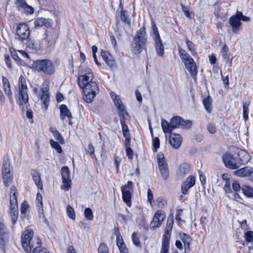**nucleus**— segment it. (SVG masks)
<instances>
[{
	"mask_svg": "<svg viewBox=\"0 0 253 253\" xmlns=\"http://www.w3.org/2000/svg\"><path fill=\"white\" fill-rule=\"evenodd\" d=\"M14 4L19 11H20L27 4L25 0H16Z\"/></svg>",
	"mask_w": 253,
	"mask_h": 253,
	"instance_id": "nucleus-40",
	"label": "nucleus"
},
{
	"mask_svg": "<svg viewBox=\"0 0 253 253\" xmlns=\"http://www.w3.org/2000/svg\"><path fill=\"white\" fill-rule=\"evenodd\" d=\"M54 138L61 144L65 143L64 139L58 131H55L54 132Z\"/></svg>",
	"mask_w": 253,
	"mask_h": 253,
	"instance_id": "nucleus-47",
	"label": "nucleus"
},
{
	"mask_svg": "<svg viewBox=\"0 0 253 253\" xmlns=\"http://www.w3.org/2000/svg\"><path fill=\"white\" fill-rule=\"evenodd\" d=\"M207 129L208 131L211 134H214L216 132V127L215 126L212 124L209 123L207 126Z\"/></svg>",
	"mask_w": 253,
	"mask_h": 253,
	"instance_id": "nucleus-63",
	"label": "nucleus"
},
{
	"mask_svg": "<svg viewBox=\"0 0 253 253\" xmlns=\"http://www.w3.org/2000/svg\"><path fill=\"white\" fill-rule=\"evenodd\" d=\"M222 160L225 166L232 169H238L240 166L236 157L229 153H225L222 156Z\"/></svg>",
	"mask_w": 253,
	"mask_h": 253,
	"instance_id": "nucleus-11",
	"label": "nucleus"
},
{
	"mask_svg": "<svg viewBox=\"0 0 253 253\" xmlns=\"http://www.w3.org/2000/svg\"><path fill=\"white\" fill-rule=\"evenodd\" d=\"M173 224V218L172 215H169L168 218L167 225L166 228L169 229H172V226Z\"/></svg>",
	"mask_w": 253,
	"mask_h": 253,
	"instance_id": "nucleus-53",
	"label": "nucleus"
},
{
	"mask_svg": "<svg viewBox=\"0 0 253 253\" xmlns=\"http://www.w3.org/2000/svg\"><path fill=\"white\" fill-rule=\"evenodd\" d=\"M27 90L28 88L26 84L23 85H19L17 90L18 93L15 95V97L18 99L17 103L23 111L25 107L27 108L29 105Z\"/></svg>",
	"mask_w": 253,
	"mask_h": 253,
	"instance_id": "nucleus-5",
	"label": "nucleus"
},
{
	"mask_svg": "<svg viewBox=\"0 0 253 253\" xmlns=\"http://www.w3.org/2000/svg\"><path fill=\"white\" fill-rule=\"evenodd\" d=\"M162 221L160 219H156L153 217L152 221L150 223V227L151 229H154L161 226Z\"/></svg>",
	"mask_w": 253,
	"mask_h": 253,
	"instance_id": "nucleus-49",
	"label": "nucleus"
},
{
	"mask_svg": "<svg viewBox=\"0 0 253 253\" xmlns=\"http://www.w3.org/2000/svg\"><path fill=\"white\" fill-rule=\"evenodd\" d=\"M180 238L184 243L185 253H186V250H188L189 251L190 249L192 238L190 236L184 233H180Z\"/></svg>",
	"mask_w": 253,
	"mask_h": 253,
	"instance_id": "nucleus-26",
	"label": "nucleus"
},
{
	"mask_svg": "<svg viewBox=\"0 0 253 253\" xmlns=\"http://www.w3.org/2000/svg\"><path fill=\"white\" fill-rule=\"evenodd\" d=\"M28 46L35 50H40L45 47L44 42L39 40H30L28 43Z\"/></svg>",
	"mask_w": 253,
	"mask_h": 253,
	"instance_id": "nucleus-25",
	"label": "nucleus"
},
{
	"mask_svg": "<svg viewBox=\"0 0 253 253\" xmlns=\"http://www.w3.org/2000/svg\"><path fill=\"white\" fill-rule=\"evenodd\" d=\"M228 50H229L228 47L226 44L224 45L221 50V53L222 54V57L224 59H227L228 58V56L227 55Z\"/></svg>",
	"mask_w": 253,
	"mask_h": 253,
	"instance_id": "nucleus-56",
	"label": "nucleus"
},
{
	"mask_svg": "<svg viewBox=\"0 0 253 253\" xmlns=\"http://www.w3.org/2000/svg\"><path fill=\"white\" fill-rule=\"evenodd\" d=\"M132 240L133 244L137 247L140 246V243L139 239L137 236V234L135 232H133L132 234Z\"/></svg>",
	"mask_w": 253,
	"mask_h": 253,
	"instance_id": "nucleus-55",
	"label": "nucleus"
},
{
	"mask_svg": "<svg viewBox=\"0 0 253 253\" xmlns=\"http://www.w3.org/2000/svg\"><path fill=\"white\" fill-rule=\"evenodd\" d=\"M146 43V32L145 27L143 26L137 32L133 38L131 45L134 53L136 54H140L145 48Z\"/></svg>",
	"mask_w": 253,
	"mask_h": 253,
	"instance_id": "nucleus-3",
	"label": "nucleus"
},
{
	"mask_svg": "<svg viewBox=\"0 0 253 253\" xmlns=\"http://www.w3.org/2000/svg\"><path fill=\"white\" fill-rule=\"evenodd\" d=\"M60 118L62 120H64L66 117L69 120V124L72 125L71 119H72L71 112L68 109L66 105L62 104L60 106Z\"/></svg>",
	"mask_w": 253,
	"mask_h": 253,
	"instance_id": "nucleus-21",
	"label": "nucleus"
},
{
	"mask_svg": "<svg viewBox=\"0 0 253 253\" xmlns=\"http://www.w3.org/2000/svg\"><path fill=\"white\" fill-rule=\"evenodd\" d=\"M153 151L156 152L158 149L160 147V140L158 137H155L152 140Z\"/></svg>",
	"mask_w": 253,
	"mask_h": 253,
	"instance_id": "nucleus-51",
	"label": "nucleus"
},
{
	"mask_svg": "<svg viewBox=\"0 0 253 253\" xmlns=\"http://www.w3.org/2000/svg\"><path fill=\"white\" fill-rule=\"evenodd\" d=\"M119 116L120 117L121 124L125 123V117L128 116V114L126 110L125 106L119 107Z\"/></svg>",
	"mask_w": 253,
	"mask_h": 253,
	"instance_id": "nucleus-29",
	"label": "nucleus"
},
{
	"mask_svg": "<svg viewBox=\"0 0 253 253\" xmlns=\"http://www.w3.org/2000/svg\"><path fill=\"white\" fill-rule=\"evenodd\" d=\"M101 55L106 64L109 66L111 69L116 68L115 61L111 54L105 50H101Z\"/></svg>",
	"mask_w": 253,
	"mask_h": 253,
	"instance_id": "nucleus-18",
	"label": "nucleus"
},
{
	"mask_svg": "<svg viewBox=\"0 0 253 253\" xmlns=\"http://www.w3.org/2000/svg\"><path fill=\"white\" fill-rule=\"evenodd\" d=\"M30 34L29 26L25 23L18 24L16 29V39L20 41H24L28 39Z\"/></svg>",
	"mask_w": 253,
	"mask_h": 253,
	"instance_id": "nucleus-6",
	"label": "nucleus"
},
{
	"mask_svg": "<svg viewBox=\"0 0 253 253\" xmlns=\"http://www.w3.org/2000/svg\"><path fill=\"white\" fill-rule=\"evenodd\" d=\"M161 126L165 133H170L175 128H190L192 126V122L190 120L184 121L179 116H175L171 119L169 123L165 119H162Z\"/></svg>",
	"mask_w": 253,
	"mask_h": 253,
	"instance_id": "nucleus-2",
	"label": "nucleus"
},
{
	"mask_svg": "<svg viewBox=\"0 0 253 253\" xmlns=\"http://www.w3.org/2000/svg\"><path fill=\"white\" fill-rule=\"evenodd\" d=\"M121 125H122V128L123 136H128L129 135H130L127 125L126 123H125V124H121Z\"/></svg>",
	"mask_w": 253,
	"mask_h": 253,
	"instance_id": "nucleus-52",
	"label": "nucleus"
},
{
	"mask_svg": "<svg viewBox=\"0 0 253 253\" xmlns=\"http://www.w3.org/2000/svg\"><path fill=\"white\" fill-rule=\"evenodd\" d=\"M182 8V11L184 13L186 17L190 18L191 15L189 12V9L188 7L184 6L182 3L180 4Z\"/></svg>",
	"mask_w": 253,
	"mask_h": 253,
	"instance_id": "nucleus-59",
	"label": "nucleus"
},
{
	"mask_svg": "<svg viewBox=\"0 0 253 253\" xmlns=\"http://www.w3.org/2000/svg\"><path fill=\"white\" fill-rule=\"evenodd\" d=\"M58 143L59 142H56L52 139L50 140V143L51 147L55 149L58 153H61L62 152V149Z\"/></svg>",
	"mask_w": 253,
	"mask_h": 253,
	"instance_id": "nucleus-43",
	"label": "nucleus"
},
{
	"mask_svg": "<svg viewBox=\"0 0 253 253\" xmlns=\"http://www.w3.org/2000/svg\"><path fill=\"white\" fill-rule=\"evenodd\" d=\"M178 51L180 56L184 63L190 61H193V59L189 55L185 50L179 48Z\"/></svg>",
	"mask_w": 253,
	"mask_h": 253,
	"instance_id": "nucleus-30",
	"label": "nucleus"
},
{
	"mask_svg": "<svg viewBox=\"0 0 253 253\" xmlns=\"http://www.w3.org/2000/svg\"><path fill=\"white\" fill-rule=\"evenodd\" d=\"M86 154H88L91 158L94 156V148L91 144H88Z\"/></svg>",
	"mask_w": 253,
	"mask_h": 253,
	"instance_id": "nucleus-62",
	"label": "nucleus"
},
{
	"mask_svg": "<svg viewBox=\"0 0 253 253\" xmlns=\"http://www.w3.org/2000/svg\"><path fill=\"white\" fill-rule=\"evenodd\" d=\"M92 73L88 72L78 77L79 86L83 89V98L85 102L91 103L96 95L99 92L97 83L93 81Z\"/></svg>",
	"mask_w": 253,
	"mask_h": 253,
	"instance_id": "nucleus-1",
	"label": "nucleus"
},
{
	"mask_svg": "<svg viewBox=\"0 0 253 253\" xmlns=\"http://www.w3.org/2000/svg\"><path fill=\"white\" fill-rule=\"evenodd\" d=\"M190 169V166L188 163H182L179 167L177 174L179 177H183L189 172Z\"/></svg>",
	"mask_w": 253,
	"mask_h": 253,
	"instance_id": "nucleus-27",
	"label": "nucleus"
},
{
	"mask_svg": "<svg viewBox=\"0 0 253 253\" xmlns=\"http://www.w3.org/2000/svg\"><path fill=\"white\" fill-rule=\"evenodd\" d=\"M3 90L4 91L5 93L7 96L8 98L9 99L11 103H13V97H12V93L10 89V85H6V86H3Z\"/></svg>",
	"mask_w": 253,
	"mask_h": 253,
	"instance_id": "nucleus-41",
	"label": "nucleus"
},
{
	"mask_svg": "<svg viewBox=\"0 0 253 253\" xmlns=\"http://www.w3.org/2000/svg\"><path fill=\"white\" fill-rule=\"evenodd\" d=\"M236 159L240 167L241 165H246L250 160L251 156L250 154L244 150H238Z\"/></svg>",
	"mask_w": 253,
	"mask_h": 253,
	"instance_id": "nucleus-16",
	"label": "nucleus"
},
{
	"mask_svg": "<svg viewBox=\"0 0 253 253\" xmlns=\"http://www.w3.org/2000/svg\"><path fill=\"white\" fill-rule=\"evenodd\" d=\"M154 46L157 55L159 57H163L164 55V46L161 39L155 40Z\"/></svg>",
	"mask_w": 253,
	"mask_h": 253,
	"instance_id": "nucleus-24",
	"label": "nucleus"
},
{
	"mask_svg": "<svg viewBox=\"0 0 253 253\" xmlns=\"http://www.w3.org/2000/svg\"><path fill=\"white\" fill-rule=\"evenodd\" d=\"M10 214L13 224H15L17 221L18 215V208H10Z\"/></svg>",
	"mask_w": 253,
	"mask_h": 253,
	"instance_id": "nucleus-31",
	"label": "nucleus"
},
{
	"mask_svg": "<svg viewBox=\"0 0 253 253\" xmlns=\"http://www.w3.org/2000/svg\"><path fill=\"white\" fill-rule=\"evenodd\" d=\"M33 67L38 72L47 75H52L55 71V67L54 64L49 59H45L38 60L34 62Z\"/></svg>",
	"mask_w": 253,
	"mask_h": 253,
	"instance_id": "nucleus-4",
	"label": "nucleus"
},
{
	"mask_svg": "<svg viewBox=\"0 0 253 253\" xmlns=\"http://www.w3.org/2000/svg\"><path fill=\"white\" fill-rule=\"evenodd\" d=\"M250 104L247 102H243V118L245 121H247L249 119V107Z\"/></svg>",
	"mask_w": 253,
	"mask_h": 253,
	"instance_id": "nucleus-37",
	"label": "nucleus"
},
{
	"mask_svg": "<svg viewBox=\"0 0 253 253\" xmlns=\"http://www.w3.org/2000/svg\"><path fill=\"white\" fill-rule=\"evenodd\" d=\"M29 205L27 202H23L21 206L20 211L21 213L23 214H25L26 213L27 210L29 208Z\"/></svg>",
	"mask_w": 253,
	"mask_h": 253,
	"instance_id": "nucleus-58",
	"label": "nucleus"
},
{
	"mask_svg": "<svg viewBox=\"0 0 253 253\" xmlns=\"http://www.w3.org/2000/svg\"><path fill=\"white\" fill-rule=\"evenodd\" d=\"M121 19L125 24L130 25V19L127 14V11L126 10H122L121 13Z\"/></svg>",
	"mask_w": 253,
	"mask_h": 253,
	"instance_id": "nucleus-35",
	"label": "nucleus"
},
{
	"mask_svg": "<svg viewBox=\"0 0 253 253\" xmlns=\"http://www.w3.org/2000/svg\"><path fill=\"white\" fill-rule=\"evenodd\" d=\"M242 190L245 195L249 197H253V188L250 186L244 185Z\"/></svg>",
	"mask_w": 253,
	"mask_h": 253,
	"instance_id": "nucleus-33",
	"label": "nucleus"
},
{
	"mask_svg": "<svg viewBox=\"0 0 253 253\" xmlns=\"http://www.w3.org/2000/svg\"><path fill=\"white\" fill-rule=\"evenodd\" d=\"M31 174L32 175L33 179L38 188L41 189H42V183L39 173L35 170L33 169L31 170Z\"/></svg>",
	"mask_w": 253,
	"mask_h": 253,
	"instance_id": "nucleus-28",
	"label": "nucleus"
},
{
	"mask_svg": "<svg viewBox=\"0 0 253 253\" xmlns=\"http://www.w3.org/2000/svg\"><path fill=\"white\" fill-rule=\"evenodd\" d=\"M237 16L239 17L240 21L242 20L243 21H249L250 20V18L249 17L243 15L242 12L240 11L237 12Z\"/></svg>",
	"mask_w": 253,
	"mask_h": 253,
	"instance_id": "nucleus-64",
	"label": "nucleus"
},
{
	"mask_svg": "<svg viewBox=\"0 0 253 253\" xmlns=\"http://www.w3.org/2000/svg\"><path fill=\"white\" fill-rule=\"evenodd\" d=\"M67 213L68 217L73 219L75 220L76 218V215L74 209L70 206L68 205L67 207Z\"/></svg>",
	"mask_w": 253,
	"mask_h": 253,
	"instance_id": "nucleus-44",
	"label": "nucleus"
},
{
	"mask_svg": "<svg viewBox=\"0 0 253 253\" xmlns=\"http://www.w3.org/2000/svg\"><path fill=\"white\" fill-rule=\"evenodd\" d=\"M45 18H38L34 22L35 27H42L44 25Z\"/></svg>",
	"mask_w": 253,
	"mask_h": 253,
	"instance_id": "nucleus-57",
	"label": "nucleus"
},
{
	"mask_svg": "<svg viewBox=\"0 0 253 253\" xmlns=\"http://www.w3.org/2000/svg\"><path fill=\"white\" fill-rule=\"evenodd\" d=\"M36 204L38 207H41V211L40 210L39 212L41 213L43 216H44L43 213V207H42V196L40 193H38L37 194V198H36Z\"/></svg>",
	"mask_w": 253,
	"mask_h": 253,
	"instance_id": "nucleus-39",
	"label": "nucleus"
},
{
	"mask_svg": "<svg viewBox=\"0 0 253 253\" xmlns=\"http://www.w3.org/2000/svg\"><path fill=\"white\" fill-rule=\"evenodd\" d=\"M166 215L164 211L162 210H158L155 212L153 217L156 219H160V221H163Z\"/></svg>",
	"mask_w": 253,
	"mask_h": 253,
	"instance_id": "nucleus-42",
	"label": "nucleus"
},
{
	"mask_svg": "<svg viewBox=\"0 0 253 253\" xmlns=\"http://www.w3.org/2000/svg\"><path fill=\"white\" fill-rule=\"evenodd\" d=\"M98 253H109L108 248L104 243H101L98 249Z\"/></svg>",
	"mask_w": 253,
	"mask_h": 253,
	"instance_id": "nucleus-48",
	"label": "nucleus"
},
{
	"mask_svg": "<svg viewBox=\"0 0 253 253\" xmlns=\"http://www.w3.org/2000/svg\"><path fill=\"white\" fill-rule=\"evenodd\" d=\"M44 36L42 42H44L45 47H48L54 44L58 37L57 33L54 30L46 31Z\"/></svg>",
	"mask_w": 253,
	"mask_h": 253,
	"instance_id": "nucleus-12",
	"label": "nucleus"
},
{
	"mask_svg": "<svg viewBox=\"0 0 253 253\" xmlns=\"http://www.w3.org/2000/svg\"><path fill=\"white\" fill-rule=\"evenodd\" d=\"M117 245L118 247L125 244L122 236L121 234H117L116 238Z\"/></svg>",
	"mask_w": 253,
	"mask_h": 253,
	"instance_id": "nucleus-60",
	"label": "nucleus"
},
{
	"mask_svg": "<svg viewBox=\"0 0 253 253\" xmlns=\"http://www.w3.org/2000/svg\"><path fill=\"white\" fill-rule=\"evenodd\" d=\"M133 191V183L131 181H128L126 184L121 187V191L122 193V198L123 201L126 205L130 207H131V192Z\"/></svg>",
	"mask_w": 253,
	"mask_h": 253,
	"instance_id": "nucleus-7",
	"label": "nucleus"
},
{
	"mask_svg": "<svg viewBox=\"0 0 253 253\" xmlns=\"http://www.w3.org/2000/svg\"><path fill=\"white\" fill-rule=\"evenodd\" d=\"M235 174L238 176H249L253 180V170L252 168L245 167L235 171Z\"/></svg>",
	"mask_w": 253,
	"mask_h": 253,
	"instance_id": "nucleus-22",
	"label": "nucleus"
},
{
	"mask_svg": "<svg viewBox=\"0 0 253 253\" xmlns=\"http://www.w3.org/2000/svg\"><path fill=\"white\" fill-rule=\"evenodd\" d=\"M2 174L4 184L6 187H8L12 180L13 176L11 172L10 163L8 161H5L3 163Z\"/></svg>",
	"mask_w": 253,
	"mask_h": 253,
	"instance_id": "nucleus-10",
	"label": "nucleus"
},
{
	"mask_svg": "<svg viewBox=\"0 0 253 253\" xmlns=\"http://www.w3.org/2000/svg\"><path fill=\"white\" fill-rule=\"evenodd\" d=\"M184 183L190 185V186L193 187L195 184V177L193 176H188Z\"/></svg>",
	"mask_w": 253,
	"mask_h": 253,
	"instance_id": "nucleus-54",
	"label": "nucleus"
},
{
	"mask_svg": "<svg viewBox=\"0 0 253 253\" xmlns=\"http://www.w3.org/2000/svg\"><path fill=\"white\" fill-rule=\"evenodd\" d=\"M158 165L163 179L166 180L169 176V170L168 164L165 160L164 154L160 152L157 155Z\"/></svg>",
	"mask_w": 253,
	"mask_h": 253,
	"instance_id": "nucleus-8",
	"label": "nucleus"
},
{
	"mask_svg": "<svg viewBox=\"0 0 253 253\" xmlns=\"http://www.w3.org/2000/svg\"><path fill=\"white\" fill-rule=\"evenodd\" d=\"M7 237L6 227L2 222H0V249H4L5 241Z\"/></svg>",
	"mask_w": 253,
	"mask_h": 253,
	"instance_id": "nucleus-19",
	"label": "nucleus"
},
{
	"mask_svg": "<svg viewBox=\"0 0 253 253\" xmlns=\"http://www.w3.org/2000/svg\"><path fill=\"white\" fill-rule=\"evenodd\" d=\"M34 232L32 230H27L22 235L21 244L26 252L30 253L32 248L33 247L31 244V239L33 238Z\"/></svg>",
	"mask_w": 253,
	"mask_h": 253,
	"instance_id": "nucleus-9",
	"label": "nucleus"
},
{
	"mask_svg": "<svg viewBox=\"0 0 253 253\" xmlns=\"http://www.w3.org/2000/svg\"><path fill=\"white\" fill-rule=\"evenodd\" d=\"M171 229L165 228V234L162 239V245L161 252L168 253L169 248Z\"/></svg>",
	"mask_w": 253,
	"mask_h": 253,
	"instance_id": "nucleus-14",
	"label": "nucleus"
},
{
	"mask_svg": "<svg viewBox=\"0 0 253 253\" xmlns=\"http://www.w3.org/2000/svg\"><path fill=\"white\" fill-rule=\"evenodd\" d=\"M152 28L153 30V40H155L161 39L158 28L154 21H152Z\"/></svg>",
	"mask_w": 253,
	"mask_h": 253,
	"instance_id": "nucleus-36",
	"label": "nucleus"
},
{
	"mask_svg": "<svg viewBox=\"0 0 253 253\" xmlns=\"http://www.w3.org/2000/svg\"><path fill=\"white\" fill-rule=\"evenodd\" d=\"M42 93L40 95V98L42 102V109L46 110L48 108L49 102V87L47 84H42L41 87Z\"/></svg>",
	"mask_w": 253,
	"mask_h": 253,
	"instance_id": "nucleus-13",
	"label": "nucleus"
},
{
	"mask_svg": "<svg viewBox=\"0 0 253 253\" xmlns=\"http://www.w3.org/2000/svg\"><path fill=\"white\" fill-rule=\"evenodd\" d=\"M185 67L192 78H195L197 74V69L196 63L193 61H187L184 63Z\"/></svg>",
	"mask_w": 253,
	"mask_h": 253,
	"instance_id": "nucleus-23",
	"label": "nucleus"
},
{
	"mask_svg": "<svg viewBox=\"0 0 253 253\" xmlns=\"http://www.w3.org/2000/svg\"><path fill=\"white\" fill-rule=\"evenodd\" d=\"M245 240L247 242H252L253 241V231H247L244 234Z\"/></svg>",
	"mask_w": 253,
	"mask_h": 253,
	"instance_id": "nucleus-50",
	"label": "nucleus"
},
{
	"mask_svg": "<svg viewBox=\"0 0 253 253\" xmlns=\"http://www.w3.org/2000/svg\"><path fill=\"white\" fill-rule=\"evenodd\" d=\"M85 217L88 220H91L93 218L92 211L91 209L87 208L84 210Z\"/></svg>",
	"mask_w": 253,
	"mask_h": 253,
	"instance_id": "nucleus-46",
	"label": "nucleus"
},
{
	"mask_svg": "<svg viewBox=\"0 0 253 253\" xmlns=\"http://www.w3.org/2000/svg\"><path fill=\"white\" fill-rule=\"evenodd\" d=\"M34 8L27 3L20 12L26 14H31L34 13Z\"/></svg>",
	"mask_w": 253,
	"mask_h": 253,
	"instance_id": "nucleus-45",
	"label": "nucleus"
},
{
	"mask_svg": "<svg viewBox=\"0 0 253 253\" xmlns=\"http://www.w3.org/2000/svg\"><path fill=\"white\" fill-rule=\"evenodd\" d=\"M203 103L204 107L208 113L211 112V99L210 96H208L207 98H204L203 100Z\"/></svg>",
	"mask_w": 253,
	"mask_h": 253,
	"instance_id": "nucleus-32",
	"label": "nucleus"
},
{
	"mask_svg": "<svg viewBox=\"0 0 253 253\" xmlns=\"http://www.w3.org/2000/svg\"><path fill=\"white\" fill-rule=\"evenodd\" d=\"M61 175L62 182L66 190H68L71 187V180L70 178V173L68 167H63L61 169Z\"/></svg>",
	"mask_w": 253,
	"mask_h": 253,
	"instance_id": "nucleus-15",
	"label": "nucleus"
},
{
	"mask_svg": "<svg viewBox=\"0 0 253 253\" xmlns=\"http://www.w3.org/2000/svg\"><path fill=\"white\" fill-rule=\"evenodd\" d=\"M41 241L38 239L37 244L39 245L38 247H35L33 250V253H47V249L41 246Z\"/></svg>",
	"mask_w": 253,
	"mask_h": 253,
	"instance_id": "nucleus-34",
	"label": "nucleus"
},
{
	"mask_svg": "<svg viewBox=\"0 0 253 253\" xmlns=\"http://www.w3.org/2000/svg\"><path fill=\"white\" fill-rule=\"evenodd\" d=\"M18 208L17 196L15 194H13L10 198V208Z\"/></svg>",
	"mask_w": 253,
	"mask_h": 253,
	"instance_id": "nucleus-38",
	"label": "nucleus"
},
{
	"mask_svg": "<svg viewBox=\"0 0 253 253\" xmlns=\"http://www.w3.org/2000/svg\"><path fill=\"white\" fill-rule=\"evenodd\" d=\"M229 23L232 27V31L234 33H237L239 30V27L241 25L240 19L237 16V14L230 17Z\"/></svg>",
	"mask_w": 253,
	"mask_h": 253,
	"instance_id": "nucleus-20",
	"label": "nucleus"
},
{
	"mask_svg": "<svg viewBox=\"0 0 253 253\" xmlns=\"http://www.w3.org/2000/svg\"><path fill=\"white\" fill-rule=\"evenodd\" d=\"M170 133L169 137V142L173 148L178 149L181 144L182 141V137L179 134Z\"/></svg>",
	"mask_w": 253,
	"mask_h": 253,
	"instance_id": "nucleus-17",
	"label": "nucleus"
},
{
	"mask_svg": "<svg viewBox=\"0 0 253 253\" xmlns=\"http://www.w3.org/2000/svg\"><path fill=\"white\" fill-rule=\"evenodd\" d=\"M186 45L188 48V49L192 52H195V45L194 44L190 41L187 40H186Z\"/></svg>",
	"mask_w": 253,
	"mask_h": 253,
	"instance_id": "nucleus-61",
	"label": "nucleus"
}]
</instances>
